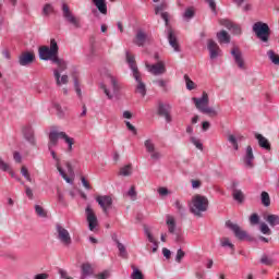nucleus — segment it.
<instances>
[{
	"label": "nucleus",
	"mask_w": 279,
	"mask_h": 279,
	"mask_svg": "<svg viewBox=\"0 0 279 279\" xmlns=\"http://www.w3.org/2000/svg\"><path fill=\"white\" fill-rule=\"evenodd\" d=\"M125 56L126 62L133 73V77L137 83L136 93H140L142 97H145V95H147V86L145 85V83H143L141 71H138V65H136V59L134 58V56L130 54V51H126Z\"/></svg>",
	"instance_id": "obj_1"
},
{
	"label": "nucleus",
	"mask_w": 279,
	"mask_h": 279,
	"mask_svg": "<svg viewBox=\"0 0 279 279\" xmlns=\"http://www.w3.org/2000/svg\"><path fill=\"white\" fill-rule=\"evenodd\" d=\"M60 47L58 46V41L56 39H50L49 46H41L38 48L39 60H44L45 62H58Z\"/></svg>",
	"instance_id": "obj_2"
},
{
	"label": "nucleus",
	"mask_w": 279,
	"mask_h": 279,
	"mask_svg": "<svg viewBox=\"0 0 279 279\" xmlns=\"http://www.w3.org/2000/svg\"><path fill=\"white\" fill-rule=\"evenodd\" d=\"M208 197L196 194L192 198V206H190V213L192 215H195L196 217H202V213H206L208 210Z\"/></svg>",
	"instance_id": "obj_3"
},
{
	"label": "nucleus",
	"mask_w": 279,
	"mask_h": 279,
	"mask_svg": "<svg viewBox=\"0 0 279 279\" xmlns=\"http://www.w3.org/2000/svg\"><path fill=\"white\" fill-rule=\"evenodd\" d=\"M59 138H62L63 141H65V143L68 144V151H73V145L75 143V140L66 135V133L58 132V131H50L48 149H53V147L58 146Z\"/></svg>",
	"instance_id": "obj_4"
},
{
	"label": "nucleus",
	"mask_w": 279,
	"mask_h": 279,
	"mask_svg": "<svg viewBox=\"0 0 279 279\" xmlns=\"http://www.w3.org/2000/svg\"><path fill=\"white\" fill-rule=\"evenodd\" d=\"M226 228H229V230H232L238 241H248V243H258V239L250 235L247 231L242 230L239 225H234L230 220L226 222Z\"/></svg>",
	"instance_id": "obj_5"
},
{
	"label": "nucleus",
	"mask_w": 279,
	"mask_h": 279,
	"mask_svg": "<svg viewBox=\"0 0 279 279\" xmlns=\"http://www.w3.org/2000/svg\"><path fill=\"white\" fill-rule=\"evenodd\" d=\"M61 10L62 16L68 25H72L74 29H82V20L73 14V11H71V8L66 2L61 4Z\"/></svg>",
	"instance_id": "obj_6"
},
{
	"label": "nucleus",
	"mask_w": 279,
	"mask_h": 279,
	"mask_svg": "<svg viewBox=\"0 0 279 279\" xmlns=\"http://www.w3.org/2000/svg\"><path fill=\"white\" fill-rule=\"evenodd\" d=\"M253 32L262 43H269V37L271 36V28H269L268 23L256 22L253 25Z\"/></svg>",
	"instance_id": "obj_7"
},
{
	"label": "nucleus",
	"mask_w": 279,
	"mask_h": 279,
	"mask_svg": "<svg viewBox=\"0 0 279 279\" xmlns=\"http://www.w3.org/2000/svg\"><path fill=\"white\" fill-rule=\"evenodd\" d=\"M193 101L199 110V112H203V114H209L210 117H217V110L210 108V107H205L208 106V94L206 92L203 93L201 98H193Z\"/></svg>",
	"instance_id": "obj_8"
},
{
	"label": "nucleus",
	"mask_w": 279,
	"mask_h": 279,
	"mask_svg": "<svg viewBox=\"0 0 279 279\" xmlns=\"http://www.w3.org/2000/svg\"><path fill=\"white\" fill-rule=\"evenodd\" d=\"M166 226L168 227L169 234H173L174 243H184V233H182V231H175L178 225L175 223V218L173 216H166Z\"/></svg>",
	"instance_id": "obj_9"
},
{
	"label": "nucleus",
	"mask_w": 279,
	"mask_h": 279,
	"mask_svg": "<svg viewBox=\"0 0 279 279\" xmlns=\"http://www.w3.org/2000/svg\"><path fill=\"white\" fill-rule=\"evenodd\" d=\"M110 82L112 93H110V89H108V87L104 83L100 84V88L101 90H104L108 99H114V97H119V95H121V84H119L114 76H110Z\"/></svg>",
	"instance_id": "obj_10"
},
{
	"label": "nucleus",
	"mask_w": 279,
	"mask_h": 279,
	"mask_svg": "<svg viewBox=\"0 0 279 279\" xmlns=\"http://www.w3.org/2000/svg\"><path fill=\"white\" fill-rule=\"evenodd\" d=\"M86 221L88 223V230L90 232H95L97 226H99V220L97 219V215H95V210L90 205H87L85 208Z\"/></svg>",
	"instance_id": "obj_11"
},
{
	"label": "nucleus",
	"mask_w": 279,
	"mask_h": 279,
	"mask_svg": "<svg viewBox=\"0 0 279 279\" xmlns=\"http://www.w3.org/2000/svg\"><path fill=\"white\" fill-rule=\"evenodd\" d=\"M56 230L58 234L57 239L61 241L63 245L69 246L71 245V243H73V240H71V234L69 233V230H66L60 223H57Z\"/></svg>",
	"instance_id": "obj_12"
},
{
	"label": "nucleus",
	"mask_w": 279,
	"mask_h": 279,
	"mask_svg": "<svg viewBox=\"0 0 279 279\" xmlns=\"http://www.w3.org/2000/svg\"><path fill=\"white\" fill-rule=\"evenodd\" d=\"M157 114L159 117H163L167 123H171L173 118L171 117V106L169 104H165L162 101L158 102Z\"/></svg>",
	"instance_id": "obj_13"
},
{
	"label": "nucleus",
	"mask_w": 279,
	"mask_h": 279,
	"mask_svg": "<svg viewBox=\"0 0 279 279\" xmlns=\"http://www.w3.org/2000/svg\"><path fill=\"white\" fill-rule=\"evenodd\" d=\"M166 34L170 47H172V49H174L177 53H180V51H182V48H180V43H178V36H175V31H173L172 27H168Z\"/></svg>",
	"instance_id": "obj_14"
},
{
	"label": "nucleus",
	"mask_w": 279,
	"mask_h": 279,
	"mask_svg": "<svg viewBox=\"0 0 279 279\" xmlns=\"http://www.w3.org/2000/svg\"><path fill=\"white\" fill-rule=\"evenodd\" d=\"M96 202L98 206L102 209V213L105 215H108V209L112 208V196L110 195H104V196H97Z\"/></svg>",
	"instance_id": "obj_15"
},
{
	"label": "nucleus",
	"mask_w": 279,
	"mask_h": 279,
	"mask_svg": "<svg viewBox=\"0 0 279 279\" xmlns=\"http://www.w3.org/2000/svg\"><path fill=\"white\" fill-rule=\"evenodd\" d=\"M35 60L36 54H34V52L26 51L19 57V64L20 66H29V64H32Z\"/></svg>",
	"instance_id": "obj_16"
},
{
	"label": "nucleus",
	"mask_w": 279,
	"mask_h": 279,
	"mask_svg": "<svg viewBox=\"0 0 279 279\" xmlns=\"http://www.w3.org/2000/svg\"><path fill=\"white\" fill-rule=\"evenodd\" d=\"M254 150L248 145L243 157L244 167H246V169H254Z\"/></svg>",
	"instance_id": "obj_17"
},
{
	"label": "nucleus",
	"mask_w": 279,
	"mask_h": 279,
	"mask_svg": "<svg viewBox=\"0 0 279 279\" xmlns=\"http://www.w3.org/2000/svg\"><path fill=\"white\" fill-rule=\"evenodd\" d=\"M207 49L209 51L210 60H216V58H219V52L221 49L219 48V45L215 43V40L208 39Z\"/></svg>",
	"instance_id": "obj_18"
},
{
	"label": "nucleus",
	"mask_w": 279,
	"mask_h": 279,
	"mask_svg": "<svg viewBox=\"0 0 279 279\" xmlns=\"http://www.w3.org/2000/svg\"><path fill=\"white\" fill-rule=\"evenodd\" d=\"M231 56L235 64H238L239 69H245V61L243 60V53L241 52V50H239V48L236 47L232 48Z\"/></svg>",
	"instance_id": "obj_19"
},
{
	"label": "nucleus",
	"mask_w": 279,
	"mask_h": 279,
	"mask_svg": "<svg viewBox=\"0 0 279 279\" xmlns=\"http://www.w3.org/2000/svg\"><path fill=\"white\" fill-rule=\"evenodd\" d=\"M254 137L256 138L258 146L262 149H265V151H269L271 149V143L269 142V140H267V137L263 136V134L255 133Z\"/></svg>",
	"instance_id": "obj_20"
},
{
	"label": "nucleus",
	"mask_w": 279,
	"mask_h": 279,
	"mask_svg": "<svg viewBox=\"0 0 279 279\" xmlns=\"http://www.w3.org/2000/svg\"><path fill=\"white\" fill-rule=\"evenodd\" d=\"M147 68L153 75H162L163 73H167V68H165V63L162 61H159L156 64L147 65Z\"/></svg>",
	"instance_id": "obj_21"
},
{
	"label": "nucleus",
	"mask_w": 279,
	"mask_h": 279,
	"mask_svg": "<svg viewBox=\"0 0 279 279\" xmlns=\"http://www.w3.org/2000/svg\"><path fill=\"white\" fill-rule=\"evenodd\" d=\"M24 138L31 143V145H36V137H34V129L31 125L23 128Z\"/></svg>",
	"instance_id": "obj_22"
},
{
	"label": "nucleus",
	"mask_w": 279,
	"mask_h": 279,
	"mask_svg": "<svg viewBox=\"0 0 279 279\" xmlns=\"http://www.w3.org/2000/svg\"><path fill=\"white\" fill-rule=\"evenodd\" d=\"M90 276H93V266L88 263L82 264L80 279L90 278Z\"/></svg>",
	"instance_id": "obj_23"
},
{
	"label": "nucleus",
	"mask_w": 279,
	"mask_h": 279,
	"mask_svg": "<svg viewBox=\"0 0 279 279\" xmlns=\"http://www.w3.org/2000/svg\"><path fill=\"white\" fill-rule=\"evenodd\" d=\"M145 43H147L146 33L141 29L137 31L135 40H134V45H136L137 47H145Z\"/></svg>",
	"instance_id": "obj_24"
},
{
	"label": "nucleus",
	"mask_w": 279,
	"mask_h": 279,
	"mask_svg": "<svg viewBox=\"0 0 279 279\" xmlns=\"http://www.w3.org/2000/svg\"><path fill=\"white\" fill-rule=\"evenodd\" d=\"M244 140H245V136H243V135H238V136L229 135V137H228L229 143H231V145H233V149L235 151H239V143H241Z\"/></svg>",
	"instance_id": "obj_25"
},
{
	"label": "nucleus",
	"mask_w": 279,
	"mask_h": 279,
	"mask_svg": "<svg viewBox=\"0 0 279 279\" xmlns=\"http://www.w3.org/2000/svg\"><path fill=\"white\" fill-rule=\"evenodd\" d=\"M92 1L94 5H96L100 14H108V4H106V0H92Z\"/></svg>",
	"instance_id": "obj_26"
},
{
	"label": "nucleus",
	"mask_w": 279,
	"mask_h": 279,
	"mask_svg": "<svg viewBox=\"0 0 279 279\" xmlns=\"http://www.w3.org/2000/svg\"><path fill=\"white\" fill-rule=\"evenodd\" d=\"M54 80L57 82V86H62V84H69V75L64 74L60 76V71L54 70L53 71ZM61 77V80H60Z\"/></svg>",
	"instance_id": "obj_27"
},
{
	"label": "nucleus",
	"mask_w": 279,
	"mask_h": 279,
	"mask_svg": "<svg viewBox=\"0 0 279 279\" xmlns=\"http://www.w3.org/2000/svg\"><path fill=\"white\" fill-rule=\"evenodd\" d=\"M216 36H217L218 43H220V45H229L230 35L228 34V32L220 31L219 33H217Z\"/></svg>",
	"instance_id": "obj_28"
},
{
	"label": "nucleus",
	"mask_w": 279,
	"mask_h": 279,
	"mask_svg": "<svg viewBox=\"0 0 279 279\" xmlns=\"http://www.w3.org/2000/svg\"><path fill=\"white\" fill-rule=\"evenodd\" d=\"M265 221L268 222L270 228H276V226H279V216L276 214H269L265 217Z\"/></svg>",
	"instance_id": "obj_29"
},
{
	"label": "nucleus",
	"mask_w": 279,
	"mask_h": 279,
	"mask_svg": "<svg viewBox=\"0 0 279 279\" xmlns=\"http://www.w3.org/2000/svg\"><path fill=\"white\" fill-rule=\"evenodd\" d=\"M232 197L238 204H243V202H245V194H243L241 190H234V192H232Z\"/></svg>",
	"instance_id": "obj_30"
},
{
	"label": "nucleus",
	"mask_w": 279,
	"mask_h": 279,
	"mask_svg": "<svg viewBox=\"0 0 279 279\" xmlns=\"http://www.w3.org/2000/svg\"><path fill=\"white\" fill-rule=\"evenodd\" d=\"M260 202L263 206L269 208V206H271V198L269 197V193L263 191L260 194Z\"/></svg>",
	"instance_id": "obj_31"
},
{
	"label": "nucleus",
	"mask_w": 279,
	"mask_h": 279,
	"mask_svg": "<svg viewBox=\"0 0 279 279\" xmlns=\"http://www.w3.org/2000/svg\"><path fill=\"white\" fill-rule=\"evenodd\" d=\"M119 175H123L124 178L132 175V163H128L126 166L120 168Z\"/></svg>",
	"instance_id": "obj_32"
},
{
	"label": "nucleus",
	"mask_w": 279,
	"mask_h": 279,
	"mask_svg": "<svg viewBox=\"0 0 279 279\" xmlns=\"http://www.w3.org/2000/svg\"><path fill=\"white\" fill-rule=\"evenodd\" d=\"M194 17H195V9L193 7H189L187 9H185L183 13L184 21H191V19H194Z\"/></svg>",
	"instance_id": "obj_33"
},
{
	"label": "nucleus",
	"mask_w": 279,
	"mask_h": 279,
	"mask_svg": "<svg viewBox=\"0 0 279 279\" xmlns=\"http://www.w3.org/2000/svg\"><path fill=\"white\" fill-rule=\"evenodd\" d=\"M259 263L262 265H266L267 267H271V265H274V263H276V260H274V258L267 256V254H264L262 256V258L259 259Z\"/></svg>",
	"instance_id": "obj_34"
},
{
	"label": "nucleus",
	"mask_w": 279,
	"mask_h": 279,
	"mask_svg": "<svg viewBox=\"0 0 279 279\" xmlns=\"http://www.w3.org/2000/svg\"><path fill=\"white\" fill-rule=\"evenodd\" d=\"M144 147L148 154H154V151H156V145L154 142H151V140H146L144 142Z\"/></svg>",
	"instance_id": "obj_35"
},
{
	"label": "nucleus",
	"mask_w": 279,
	"mask_h": 279,
	"mask_svg": "<svg viewBox=\"0 0 279 279\" xmlns=\"http://www.w3.org/2000/svg\"><path fill=\"white\" fill-rule=\"evenodd\" d=\"M267 56H268L270 62H272V64L279 65V54L278 53H276L274 50H268Z\"/></svg>",
	"instance_id": "obj_36"
},
{
	"label": "nucleus",
	"mask_w": 279,
	"mask_h": 279,
	"mask_svg": "<svg viewBox=\"0 0 279 279\" xmlns=\"http://www.w3.org/2000/svg\"><path fill=\"white\" fill-rule=\"evenodd\" d=\"M58 62H53L52 64H57L59 70V73H62L63 71H66L68 69V64H66V61H64V59H60V57H58Z\"/></svg>",
	"instance_id": "obj_37"
},
{
	"label": "nucleus",
	"mask_w": 279,
	"mask_h": 279,
	"mask_svg": "<svg viewBox=\"0 0 279 279\" xmlns=\"http://www.w3.org/2000/svg\"><path fill=\"white\" fill-rule=\"evenodd\" d=\"M131 279H145V275L141 269L133 266V272L131 274Z\"/></svg>",
	"instance_id": "obj_38"
},
{
	"label": "nucleus",
	"mask_w": 279,
	"mask_h": 279,
	"mask_svg": "<svg viewBox=\"0 0 279 279\" xmlns=\"http://www.w3.org/2000/svg\"><path fill=\"white\" fill-rule=\"evenodd\" d=\"M248 221L251 226H258L260 223V216L258 214L254 213L250 216Z\"/></svg>",
	"instance_id": "obj_39"
},
{
	"label": "nucleus",
	"mask_w": 279,
	"mask_h": 279,
	"mask_svg": "<svg viewBox=\"0 0 279 279\" xmlns=\"http://www.w3.org/2000/svg\"><path fill=\"white\" fill-rule=\"evenodd\" d=\"M117 247L119 250V256H121V258H128V250L125 248V245H123V243H118Z\"/></svg>",
	"instance_id": "obj_40"
},
{
	"label": "nucleus",
	"mask_w": 279,
	"mask_h": 279,
	"mask_svg": "<svg viewBox=\"0 0 279 279\" xmlns=\"http://www.w3.org/2000/svg\"><path fill=\"white\" fill-rule=\"evenodd\" d=\"M184 80H185V84H186V88L187 90H195V82H193L191 80V77L189 76V74L184 75Z\"/></svg>",
	"instance_id": "obj_41"
},
{
	"label": "nucleus",
	"mask_w": 279,
	"mask_h": 279,
	"mask_svg": "<svg viewBox=\"0 0 279 279\" xmlns=\"http://www.w3.org/2000/svg\"><path fill=\"white\" fill-rule=\"evenodd\" d=\"M167 8H169V5L165 1H162L160 4L155 7V14H160L161 12H163V10H167Z\"/></svg>",
	"instance_id": "obj_42"
},
{
	"label": "nucleus",
	"mask_w": 279,
	"mask_h": 279,
	"mask_svg": "<svg viewBox=\"0 0 279 279\" xmlns=\"http://www.w3.org/2000/svg\"><path fill=\"white\" fill-rule=\"evenodd\" d=\"M53 12V5L51 3H46L43 8V14L44 16H49Z\"/></svg>",
	"instance_id": "obj_43"
},
{
	"label": "nucleus",
	"mask_w": 279,
	"mask_h": 279,
	"mask_svg": "<svg viewBox=\"0 0 279 279\" xmlns=\"http://www.w3.org/2000/svg\"><path fill=\"white\" fill-rule=\"evenodd\" d=\"M35 213L38 215V217L47 218V213L40 205H35Z\"/></svg>",
	"instance_id": "obj_44"
},
{
	"label": "nucleus",
	"mask_w": 279,
	"mask_h": 279,
	"mask_svg": "<svg viewBox=\"0 0 279 279\" xmlns=\"http://www.w3.org/2000/svg\"><path fill=\"white\" fill-rule=\"evenodd\" d=\"M184 256H186V252L182 251V248H179L177 251V255L174 258L175 263H179V264L182 263V259L184 258Z\"/></svg>",
	"instance_id": "obj_45"
},
{
	"label": "nucleus",
	"mask_w": 279,
	"mask_h": 279,
	"mask_svg": "<svg viewBox=\"0 0 279 279\" xmlns=\"http://www.w3.org/2000/svg\"><path fill=\"white\" fill-rule=\"evenodd\" d=\"M221 247H230L234 252V244L230 242V239L223 238L220 243Z\"/></svg>",
	"instance_id": "obj_46"
},
{
	"label": "nucleus",
	"mask_w": 279,
	"mask_h": 279,
	"mask_svg": "<svg viewBox=\"0 0 279 279\" xmlns=\"http://www.w3.org/2000/svg\"><path fill=\"white\" fill-rule=\"evenodd\" d=\"M190 141L195 145L196 149L204 151V144H202V142L197 140V137H191Z\"/></svg>",
	"instance_id": "obj_47"
},
{
	"label": "nucleus",
	"mask_w": 279,
	"mask_h": 279,
	"mask_svg": "<svg viewBox=\"0 0 279 279\" xmlns=\"http://www.w3.org/2000/svg\"><path fill=\"white\" fill-rule=\"evenodd\" d=\"M73 82H74V88L76 90V95L78 97H82V88L80 87V81L76 78V76L73 77Z\"/></svg>",
	"instance_id": "obj_48"
},
{
	"label": "nucleus",
	"mask_w": 279,
	"mask_h": 279,
	"mask_svg": "<svg viewBox=\"0 0 279 279\" xmlns=\"http://www.w3.org/2000/svg\"><path fill=\"white\" fill-rule=\"evenodd\" d=\"M52 107L54 108V110H57L58 117H64V111H62V106H60V104L53 102Z\"/></svg>",
	"instance_id": "obj_49"
},
{
	"label": "nucleus",
	"mask_w": 279,
	"mask_h": 279,
	"mask_svg": "<svg viewBox=\"0 0 279 279\" xmlns=\"http://www.w3.org/2000/svg\"><path fill=\"white\" fill-rule=\"evenodd\" d=\"M57 197L59 204H62V206H66V201L64 199V194L60 190H57Z\"/></svg>",
	"instance_id": "obj_50"
},
{
	"label": "nucleus",
	"mask_w": 279,
	"mask_h": 279,
	"mask_svg": "<svg viewBox=\"0 0 279 279\" xmlns=\"http://www.w3.org/2000/svg\"><path fill=\"white\" fill-rule=\"evenodd\" d=\"M205 1H206V3H208L211 12L214 14H217V2H215V0H205Z\"/></svg>",
	"instance_id": "obj_51"
},
{
	"label": "nucleus",
	"mask_w": 279,
	"mask_h": 279,
	"mask_svg": "<svg viewBox=\"0 0 279 279\" xmlns=\"http://www.w3.org/2000/svg\"><path fill=\"white\" fill-rule=\"evenodd\" d=\"M260 232L262 234H271V229H269V226H267V223L263 222L260 225Z\"/></svg>",
	"instance_id": "obj_52"
},
{
	"label": "nucleus",
	"mask_w": 279,
	"mask_h": 279,
	"mask_svg": "<svg viewBox=\"0 0 279 279\" xmlns=\"http://www.w3.org/2000/svg\"><path fill=\"white\" fill-rule=\"evenodd\" d=\"M220 24L223 25V27H227V29H232V27H234V23L230 20H221Z\"/></svg>",
	"instance_id": "obj_53"
},
{
	"label": "nucleus",
	"mask_w": 279,
	"mask_h": 279,
	"mask_svg": "<svg viewBox=\"0 0 279 279\" xmlns=\"http://www.w3.org/2000/svg\"><path fill=\"white\" fill-rule=\"evenodd\" d=\"M220 24L223 25V27H227V29H232V27H234V23L230 20H221Z\"/></svg>",
	"instance_id": "obj_54"
},
{
	"label": "nucleus",
	"mask_w": 279,
	"mask_h": 279,
	"mask_svg": "<svg viewBox=\"0 0 279 279\" xmlns=\"http://www.w3.org/2000/svg\"><path fill=\"white\" fill-rule=\"evenodd\" d=\"M125 125H126L128 130L130 132H132V134H134V135L138 134L136 126H134L132 123H130V121H125Z\"/></svg>",
	"instance_id": "obj_55"
},
{
	"label": "nucleus",
	"mask_w": 279,
	"mask_h": 279,
	"mask_svg": "<svg viewBox=\"0 0 279 279\" xmlns=\"http://www.w3.org/2000/svg\"><path fill=\"white\" fill-rule=\"evenodd\" d=\"M174 206L178 213H180V215H184V213H186V210L184 209V206L181 205L180 201H175Z\"/></svg>",
	"instance_id": "obj_56"
},
{
	"label": "nucleus",
	"mask_w": 279,
	"mask_h": 279,
	"mask_svg": "<svg viewBox=\"0 0 279 279\" xmlns=\"http://www.w3.org/2000/svg\"><path fill=\"white\" fill-rule=\"evenodd\" d=\"M161 19L165 21V25H166L167 29H169V27H171V25H169V13L161 12Z\"/></svg>",
	"instance_id": "obj_57"
},
{
	"label": "nucleus",
	"mask_w": 279,
	"mask_h": 279,
	"mask_svg": "<svg viewBox=\"0 0 279 279\" xmlns=\"http://www.w3.org/2000/svg\"><path fill=\"white\" fill-rule=\"evenodd\" d=\"M230 32H233L235 36H241V26L239 24H234Z\"/></svg>",
	"instance_id": "obj_58"
},
{
	"label": "nucleus",
	"mask_w": 279,
	"mask_h": 279,
	"mask_svg": "<svg viewBox=\"0 0 279 279\" xmlns=\"http://www.w3.org/2000/svg\"><path fill=\"white\" fill-rule=\"evenodd\" d=\"M81 182L86 191H90V183L86 180V177H81Z\"/></svg>",
	"instance_id": "obj_59"
},
{
	"label": "nucleus",
	"mask_w": 279,
	"mask_h": 279,
	"mask_svg": "<svg viewBox=\"0 0 279 279\" xmlns=\"http://www.w3.org/2000/svg\"><path fill=\"white\" fill-rule=\"evenodd\" d=\"M0 170L1 171H10V166L3 161V159L0 158Z\"/></svg>",
	"instance_id": "obj_60"
},
{
	"label": "nucleus",
	"mask_w": 279,
	"mask_h": 279,
	"mask_svg": "<svg viewBox=\"0 0 279 279\" xmlns=\"http://www.w3.org/2000/svg\"><path fill=\"white\" fill-rule=\"evenodd\" d=\"M25 189L26 197H28V199H34V192L32 191V187L25 185Z\"/></svg>",
	"instance_id": "obj_61"
},
{
	"label": "nucleus",
	"mask_w": 279,
	"mask_h": 279,
	"mask_svg": "<svg viewBox=\"0 0 279 279\" xmlns=\"http://www.w3.org/2000/svg\"><path fill=\"white\" fill-rule=\"evenodd\" d=\"M109 277H110V272H108L107 270H105L96 276V278H98V279H108Z\"/></svg>",
	"instance_id": "obj_62"
},
{
	"label": "nucleus",
	"mask_w": 279,
	"mask_h": 279,
	"mask_svg": "<svg viewBox=\"0 0 279 279\" xmlns=\"http://www.w3.org/2000/svg\"><path fill=\"white\" fill-rule=\"evenodd\" d=\"M13 159L15 160V162H22V160H23V157L21 156V153H19V151H14L13 153Z\"/></svg>",
	"instance_id": "obj_63"
},
{
	"label": "nucleus",
	"mask_w": 279,
	"mask_h": 279,
	"mask_svg": "<svg viewBox=\"0 0 279 279\" xmlns=\"http://www.w3.org/2000/svg\"><path fill=\"white\" fill-rule=\"evenodd\" d=\"M158 193H159V195L165 197V196L169 195V189H167V187H159L158 189Z\"/></svg>",
	"instance_id": "obj_64"
}]
</instances>
